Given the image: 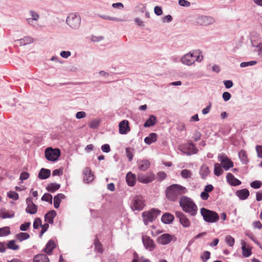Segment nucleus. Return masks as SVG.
Wrapping results in <instances>:
<instances>
[{
  "label": "nucleus",
  "mask_w": 262,
  "mask_h": 262,
  "mask_svg": "<svg viewBox=\"0 0 262 262\" xmlns=\"http://www.w3.org/2000/svg\"><path fill=\"white\" fill-rule=\"evenodd\" d=\"M210 253L209 251H205L203 254L201 256L203 262H206L210 258Z\"/></svg>",
  "instance_id": "nucleus-54"
},
{
  "label": "nucleus",
  "mask_w": 262,
  "mask_h": 262,
  "mask_svg": "<svg viewBox=\"0 0 262 262\" xmlns=\"http://www.w3.org/2000/svg\"><path fill=\"white\" fill-rule=\"evenodd\" d=\"M66 196L63 193H58L54 197V206L56 209H58L62 199H64Z\"/></svg>",
  "instance_id": "nucleus-27"
},
{
  "label": "nucleus",
  "mask_w": 262,
  "mask_h": 262,
  "mask_svg": "<svg viewBox=\"0 0 262 262\" xmlns=\"http://www.w3.org/2000/svg\"><path fill=\"white\" fill-rule=\"evenodd\" d=\"M30 225V222H25L20 226L19 229L22 231H26L29 229Z\"/></svg>",
  "instance_id": "nucleus-49"
},
{
  "label": "nucleus",
  "mask_w": 262,
  "mask_h": 262,
  "mask_svg": "<svg viewBox=\"0 0 262 262\" xmlns=\"http://www.w3.org/2000/svg\"><path fill=\"white\" fill-rule=\"evenodd\" d=\"M145 206V201L141 196H136L133 199L130 207L133 211H141Z\"/></svg>",
  "instance_id": "nucleus-9"
},
{
  "label": "nucleus",
  "mask_w": 262,
  "mask_h": 262,
  "mask_svg": "<svg viewBox=\"0 0 262 262\" xmlns=\"http://www.w3.org/2000/svg\"><path fill=\"white\" fill-rule=\"evenodd\" d=\"M252 46L257 48V52L258 56L262 57V43H258V44L255 45L253 43Z\"/></svg>",
  "instance_id": "nucleus-52"
},
{
  "label": "nucleus",
  "mask_w": 262,
  "mask_h": 262,
  "mask_svg": "<svg viewBox=\"0 0 262 262\" xmlns=\"http://www.w3.org/2000/svg\"><path fill=\"white\" fill-rule=\"evenodd\" d=\"M176 216L179 219L180 224L185 228L189 227L190 225V221L187 218L186 215L181 211H176L175 212Z\"/></svg>",
  "instance_id": "nucleus-13"
},
{
  "label": "nucleus",
  "mask_w": 262,
  "mask_h": 262,
  "mask_svg": "<svg viewBox=\"0 0 262 262\" xmlns=\"http://www.w3.org/2000/svg\"><path fill=\"white\" fill-rule=\"evenodd\" d=\"M33 38L30 36H25L24 38L18 40L20 45L25 46L33 42Z\"/></svg>",
  "instance_id": "nucleus-37"
},
{
  "label": "nucleus",
  "mask_w": 262,
  "mask_h": 262,
  "mask_svg": "<svg viewBox=\"0 0 262 262\" xmlns=\"http://www.w3.org/2000/svg\"><path fill=\"white\" fill-rule=\"evenodd\" d=\"M257 63V61L255 60H252L248 62H243L240 64L241 68H245L248 66H252Z\"/></svg>",
  "instance_id": "nucleus-47"
},
{
  "label": "nucleus",
  "mask_w": 262,
  "mask_h": 262,
  "mask_svg": "<svg viewBox=\"0 0 262 262\" xmlns=\"http://www.w3.org/2000/svg\"><path fill=\"white\" fill-rule=\"evenodd\" d=\"M174 216L170 213H165L161 217V221L165 224H170L174 220Z\"/></svg>",
  "instance_id": "nucleus-22"
},
{
  "label": "nucleus",
  "mask_w": 262,
  "mask_h": 262,
  "mask_svg": "<svg viewBox=\"0 0 262 262\" xmlns=\"http://www.w3.org/2000/svg\"><path fill=\"white\" fill-rule=\"evenodd\" d=\"M61 152L59 148H53L51 147H48L45 151L46 158L50 161H56L60 156Z\"/></svg>",
  "instance_id": "nucleus-7"
},
{
  "label": "nucleus",
  "mask_w": 262,
  "mask_h": 262,
  "mask_svg": "<svg viewBox=\"0 0 262 262\" xmlns=\"http://www.w3.org/2000/svg\"><path fill=\"white\" fill-rule=\"evenodd\" d=\"M138 180L139 182L147 184L153 181L155 179V174L152 173L148 176L144 175L143 174H139L138 175Z\"/></svg>",
  "instance_id": "nucleus-17"
},
{
  "label": "nucleus",
  "mask_w": 262,
  "mask_h": 262,
  "mask_svg": "<svg viewBox=\"0 0 262 262\" xmlns=\"http://www.w3.org/2000/svg\"><path fill=\"white\" fill-rule=\"evenodd\" d=\"M94 244L95 246V250L100 253H102L103 252L102 245L100 243L97 238L95 239Z\"/></svg>",
  "instance_id": "nucleus-39"
},
{
  "label": "nucleus",
  "mask_w": 262,
  "mask_h": 262,
  "mask_svg": "<svg viewBox=\"0 0 262 262\" xmlns=\"http://www.w3.org/2000/svg\"><path fill=\"white\" fill-rule=\"evenodd\" d=\"M16 242L15 240H11L8 242L7 244V247L8 249L13 250H17L19 248L18 245L15 244Z\"/></svg>",
  "instance_id": "nucleus-41"
},
{
  "label": "nucleus",
  "mask_w": 262,
  "mask_h": 262,
  "mask_svg": "<svg viewBox=\"0 0 262 262\" xmlns=\"http://www.w3.org/2000/svg\"><path fill=\"white\" fill-rule=\"evenodd\" d=\"M30 237L29 234L26 232H20L15 236V238L20 242L29 239Z\"/></svg>",
  "instance_id": "nucleus-33"
},
{
  "label": "nucleus",
  "mask_w": 262,
  "mask_h": 262,
  "mask_svg": "<svg viewBox=\"0 0 262 262\" xmlns=\"http://www.w3.org/2000/svg\"><path fill=\"white\" fill-rule=\"evenodd\" d=\"M157 118L154 115H150L149 118L146 121L144 124L145 127H149L155 125L157 123Z\"/></svg>",
  "instance_id": "nucleus-30"
},
{
  "label": "nucleus",
  "mask_w": 262,
  "mask_h": 262,
  "mask_svg": "<svg viewBox=\"0 0 262 262\" xmlns=\"http://www.w3.org/2000/svg\"><path fill=\"white\" fill-rule=\"evenodd\" d=\"M166 177V174L165 172L160 171L157 173V178L160 181H163Z\"/></svg>",
  "instance_id": "nucleus-58"
},
{
  "label": "nucleus",
  "mask_w": 262,
  "mask_h": 262,
  "mask_svg": "<svg viewBox=\"0 0 262 262\" xmlns=\"http://www.w3.org/2000/svg\"><path fill=\"white\" fill-rule=\"evenodd\" d=\"M56 245L53 239H50L48 241L44 248V252L48 255H51L53 250L55 248Z\"/></svg>",
  "instance_id": "nucleus-20"
},
{
  "label": "nucleus",
  "mask_w": 262,
  "mask_h": 262,
  "mask_svg": "<svg viewBox=\"0 0 262 262\" xmlns=\"http://www.w3.org/2000/svg\"><path fill=\"white\" fill-rule=\"evenodd\" d=\"M262 186V182L260 181L255 180L250 183V186L254 189H258Z\"/></svg>",
  "instance_id": "nucleus-46"
},
{
  "label": "nucleus",
  "mask_w": 262,
  "mask_h": 262,
  "mask_svg": "<svg viewBox=\"0 0 262 262\" xmlns=\"http://www.w3.org/2000/svg\"><path fill=\"white\" fill-rule=\"evenodd\" d=\"M186 187L179 184H172L167 187L165 190L166 196L170 201L174 202L182 195L186 193Z\"/></svg>",
  "instance_id": "nucleus-1"
},
{
  "label": "nucleus",
  "mask_w": 262,
  "mask_h": 262,
  "mask_svg": "<svg viewBox=\"0 0 262 262\" xmlns=\"http://www.w3.org/2000/svg\"><path fill=\"white\" fill-rule=\"evenodd\" d=\"M7 196L10 198L12 199L15 201H16L19 198L18 194L15 192L12 191H10L7 193Z\"/></svg>",
  "instance_id": "nucleus-45"
},
{
  "label": "nucleus",
  "mask_w": 262,
  "mask_h": 262,
  "mask_svg": "<svg viewBox=\"0 0 262 262\" xmlns=\"http://www.w3.org/2000/svg\"><path fill=\"white\" fill-rule=\"evenodd\" d=\"M33 262H49V258L44 254H39L34 256Z\"/></svg>",
  "instance_id": "nucleus-31"
},
{
  "label": "nucleus",
  "mask_w": 262,
  "mask_h": 262,
  "mask_svg": "<svg viewBox=\"0 0 262 262\" xmlns=\"http://www.w3.org/2000/svg\"><path fill=\"white\" fill-rule=\"evenodd\" d=\"M242 245L243 255L245 257H249L252 254L251 249L246 248V244L244 241H242Z\"/></svg>",
  "instance_id": "nucleus-34"
},
{
  "label": "nucleus",
  "mask_w": 262,
  "mask_h": 262,
  "mask_svg": "<svg viewBox=\"0 0 262 262\" xmlns=\"http://www.w3.org/2000/svg\"><path fill=\"white\" fill-rule=\"evenodd\" d=\"M154 12H155V13L158 16L161 15L163 13L161 7H160L159 6H156L155 7Z\"/></svg>",
  "instance_id": "nucleus-63"
},
{
  "label": "nucleus",
  "mask_w": 262,
  "mask_h": 262,
  "mask_svg": "<svg viewBox=\"0 0 262 262\" xmlns=\"http://www.w3.org/2000/svg\"><path fill=\"white\" fill-rule=\"evenodd\" d=\"M179 204L184 212L192 216H194L196 214L198 207L190 198L183 196L179 201Z\"/></svg>",
  "instance_id": "nucleus-2"
},
{
  "label": "nucleus",
  "mask_w": 262,
  "mask_h": 262,
  "mask_svg": "<svg viewBox=\"0 0 262 262\" xmlns=\"http://www.w3.org/2000/svg\"><path fill=\"white\" fill-rule=\"evenodd\" d=\"M158 135L155 133H151L144 138V142L147 145H150L157 141Z\"/></svg>",
  "instance_id": "nucleus-23"
},
{
  "label": "nucleus",
  "mask_w": 262,
  "mask_h": 262,
  "mask_svg": "<svg viewBox=\"0 0 262 262\" xmlns=\"http://www.w3.org/2000/svg\"><path fill=\"white\" fill-rule=\"evenodd\" d=\"M142 242L144 248L149 250V251H152L156 248V245L154 243V241L148 236H143Z\"/></svg>",
  "instance_id": "nucleus-15"
},
{
  "label": "nucleus",
  "mask_w": 262,
  "mask_h": 262,
  "mask_svg": "<svg viewBox=\"0 0 262 262\" xmlns=\"http://www.w3.org/2000/svg\"><path fill=\"white\" fill-rule=\"evenodd\" d=\"M56 215V212L55 210H50L45 215V222L53 224L54 223V218Z\"/></svg>",
  "instance_id": "nucleus-21"
},
{
  "label": "nucleus",
  "mask_w": 262,
  "mask_h": 262,
  "mask_svg": "<svg viewBox=\"0 0 262 262\" xmlns=\"http://www.w3.org/2000/svg\"><path fill=\"white\" fill-rule=\"evenodd\" d=\"M201 215L204 220L209 223H213L219 220L220 216L215 211L209 210L205 208H202L200 210Z\"/></svg>",
  "instance_id": "nucleus-4"
},
{
  "label": "nucleus",
  "mask_w": 262,
  "mask_h": 262,
  "mask_svg": "<svg viewBox=\"0 0 262 262\" xmlns=\"http://www.w3.org/2000/svg\"><path fill=\"white\" fill-rule=\"evenodd\" d=\"M200 174L203 179H205L210 173L209 167L206 165H203L200 169Z\"/></svg>",
  "instance_id": "nucleus-29"
},
{
  "label": "nucleus",
  "mask_w": 262,
  "mask_h": 262,
  "mask_svg": "<svg viewBox=\"0 0 262 262\" xmlns=\"http://www.w3.org/2000/svg\"><path fill=\"white\" fill-rule=\"evenodd\" d=\"M236 194L240 200H245L249 196V191L247 189L244 188L236 191Z\"/></svg>",
  "instance_id": "nucleus-24"
},
{
  "label": "nucleus",
  "mask_w": 262,
  "mask_h": 262,
  "mask_svg": "<svg viewBox=\"0 0 262 262\" xmlns=\"http://www.w3.org/2000/svg\"><path fill=\"white\" fill-rule=\"evenodd\" d=\"M86 116V114L84 112H78L76 114V118L78 119H80L84 118Z\"/></svg>",
  "instance_id": "nucleus-64"
},
{
  "label": "nucleus",
  "mask_w": 262,
  "mask_h": 262,
  "mask_svg": "<svg viewBox=\"0 0 262 262\" xmlns=\"http://www.w3.org/2000/svg\"><path fill=\"white\" fill-rule=\"evenodd\" d=\"M83 182L84 183L89 184L92 182L94 179V174L91 169L89 167H86L83 169Z\"/></svg>",
  "instance_id": "nucleus-16"
},
{
  "label": "nucleus",
  "mask_w": 262,
  "mask_h": 262,
  "mask_svg": "<svg viewBox=\"0 0 262 262\" xmlns=\"http://www.w3.org/2000/svg\"><path fill=\"white\" fill-rule=\"evenodd\" d=\"M161 213L159 209L153 208L149 211H144L142 213V217L144 223L145 225L151 223Z\"/></svg>",
  "instance_id": "nucleus-5"
},
{
  "label": "nucleus",
  "mask_w": 262,
  "mask_h": 262,
  "mask_svg": "<svg viewBox=\"0 0 262 262\" xmlns=\"http://www.w3.org/2000/svg\"><path fill=\"white\" fill-rule=\"evenodd\" d=\"M41 220L40 218H36L34 221L33 227L34 229H37L39 226L41 227Z\"/></svg>",
  "instance_id": "nucleus-53"
},
{
  "label": "nucleus",
  "mask_w": 262,
  "mask_h": 262,
  "mask_svg": "<svg viewBox=\"0 0 262 262\" xmlns=\"http://www.w3.org/2000/svg\"><path fill=\"white\" fill-rule=\"evenodd\" d=\"M181 176L184 179L189 178L191 177V172L188 169H183L181 172Z\"/></svg>",
  "instance_id": "nucleus-43"
},
{
  "label": "nucleus",
  "mask_w": 262,
  "mask_h": 262,
  "mask_svg": "<svg viewBox=\"0 0 262 262\" xmlns=\"http://www.w3.org/2000/svg\"><path fill=\"white\" fill-rule=\"evenodd\" d=\"M60 187V185L59 184L52 183L48 184L46 187V189L48 191L53 193L58 190Z\"/></svg>",
  "instance_id": "nucleus-32"
},
{
  "label": "nucleus",
  "mask_w": 262,
  "mask_h": 262,
  "mask_svg": "<svg viewBox=\"0 0 262 262\" xmlns=\"http://www.w3.org/2000/svg\"><path fill=\"white\" fill-rule=\"evenodd\" d=\"M60 56L64 58H68L71 55V53L69 51H63L60 53Z\"/></svg>",
  "instance_id": "nucleus-59"
},
{
  "label": "nucleus",
  "mask_w": 262,
  "mask_h": 262,
  "mask_svg": "<svg viewBox=\"0 0 262 262\" xmlns=\"http://www.w3.org/2000/svg\"><path fill=\"white\" fill-rule=\"evenodd\" d=\"M214 21L215 20L212 17L208 16H200L196 19V24L202 26H208L212 24Z\"/></svg>",
  "instance_id": "nucleus-14"
},
{
  "label": "nucleus",
  "mask_w": 262,
  "mask_h": 262,
  "mask_svg": "<svg viewBox=\"0 0 262 262\" xmlns=\"http://www.w3.org/2000/svg\"><path fill=\"white\" fill-rule=\"evenodd\" d=\"M134 149L130 147H127L125 149V152L126 157L129 161H132L134 157Z\"/></svg>",
  "instance_id": "nucleus-40"
},
{
  "label": "nucleus",
  "mask_w": 262,
  "mask_h": 262,
  "mask_svg": "<svg viewBox=\"0 0 262 262\" xmlns=\"http://www.w3.org/2000/svg\"><path fill=\"white\" fill-rule=\"evenodd\" d=\"M223 83L226 89H230L233 85V82L230 80H224Z\"/></svg>",
  "instance_id": "nucleus-56"
},
{
  "label": "nucleus",
  "mask_w": 262,
  "mask_h": 262,
  "mask_svg": "<svg viewBox=\"0 0 262 262\" xmlns=\"http://www.w3.org/2000/svg\"><path fill=\"white\" fill-rule=\"evenodd\" d=\"M119 128L120 134H126L130 130L128 121L126 120L121 121L119 124Z\"/></svg>",
  "instance_id": "nucleus-18"
},
{
  "label": "nucleus",
  "mask_w": 262,
  "mask_h": 262,
  "mask_svg": "<svg viewBox=\"0 0 262 262\" xmlns=\"http://www.w3.org/2000/svg\"><path fill=\"white\" fill-rule=\"evenodd\" d=\"M218 160L221 162L220 165L225 170H228L233 166V162L225 154L219 155Z\"/></svg>",
  "instance_id": "nucleus-10"
},
{
  "label": "nucleus",
  "mask_w": 262,
  "mask_h": 262,
  "mask_svg": "<svg viewBox=\"0 0 262 262\" xmlns=\"http://www.w3.org/2000/svg\"><path fill=\"white\" fill-rule=\"evenodd\" d=\"M223 167L219 163H215L214 165V174L217 177H219L223 173Z\"/></svg>",
  "instance_id": "nucleus-38"
},
{
  "label": "nucleus",
  "mask_w": 262,
  "mask_h": 262,
  "mask_svg": "<svg viewBox=\"0 0 262 262\" xmlns=\"http://www.w3.org/2000/svg\"><path fill=\"white\" fill-rule=\"evenodd\" d=\"M226 243L229 245V246L232 247L234 244V239L231 235H228L225 238Z\"/></svg>",
  "instance_id": "nucleus-48"
},
{
  "label": "nucleus",
  "mask_w": 262,
  "mask_h": 262,
  "mask_svg": "<svg viewBox=\"0 0 262 262\" xmlns=\"http://www.w3.org/2000/svg\"><path fill=\"white\" fill-rule=\"evenodd\" d=\"M29 177V173L27 172H26V171H24L20 173V177H19V179L21 181H23L24 180H27V179H28Z\"/></svg>",
  "instance_id": "nucleus-57"
},
{
  "label": "nucleus",
  "mask_w": 262,
  "mask_h": 262,
  "mask_svg": "<svg viewBox=\"0 0 262 262\" xmlns=\"http://www.w3.org/2000/svg\"><path fill=\"white\" fill-rule=\"evenodd\" d=\"M222 97L225 101H228L231 98V95L228 92H225L222 94Z\"/></svg>",
  "instance_id": "nucleus-55"
},
{
  "label": "nucleus",
  "mask_w": 262,
  "mask_h": 262,
  "mask_svg": "<svg viewBox=\"0 0 262 262\" xmlns=\"http://www.w3.org/2000/svg\"><path fill=\"white\" fill-rule=\"evenodd\" d=\"M67 24L73 29H78L81 23L80 16L75 13H70L66 19Z\"/></svg>",
  "instance_id": "nucleus-8"
},
{
  "label": "nucleus",
  "mask_w": 262,
  "mask_h": 262,
  "mask_svg": "<svg viewBox=\"0 0 262 262\" xmlns=\"http://www.w3.org/2000/svg\"><path fill=\"white\" fill-rule=\"evenodd\" d=\"M50 170L42 168L39 171L38 177L40 180H45L48 178L50 176Z\"/></svg>",
  "instance_id": "nucleus-26"
},
{
  "label": "nucleus",
  "mask_w": 262,
  "mask_h": 262,
  "mask_svg": "<svg viewBox=\"0 0 262 262\" xmlns=\"http://www.w3.org/2000/svg\"><path fill=\"white\" fill-rule=\"evenodd\" d=\"M26 202L27 205L25 210L26 212L30 214H35L37 212L38 206L33 202L32 198H27Z\"/></svg>",
  "instance_id": "nucleus-11"
},
{
  "label": "nucleus",
  "mask_w": 262,
  "mask_h": 262,
  "mask_svg": "<svg viewBox=\"0 0 262 262\" xmlns=\"http://www.w3.org/2000/svg\"><path fill=\"white\" fill-rule=\"evenodd\" d=\"M150 165V162L146 159L142 160L138 163L139 168L142 171H145L147 170L149 167Z\"/></svg>",
  "instance_id": "nucleus-28"
},
{
  "label": "nucleus",
  "mask_w": 262,
  "mask_h": 262,
  "mask_svg": "<svg viewBox=\"0 0 262 262\" xmlns=\"http://www.w3.org/2000/svg\"><path fill=\"white\" fill-rule=\"evenodd\" d=\"M252 225L253 227L255 229H260L262 228V224L259 221H254Z\"/></svg>",
  "instance_id": "nucleus-62"
},
{
  "label": "nucleus",
  "mask_w": 262,
  "mask_h": 262,
  "mask_svg": "<svg viewBox=\"0 0 262 262\" xmlns=\"http://www.w3.org/2000/svg\"><path fill=\"white\" fill-rule=\"evenodd\" d=\"M203 56L200 50L192 51L183 55L181 58V61L184 64L190 66L195 61L201 62Z\"/></svg>",
  "instance_id": "nucleus-3"
},
{
  "label": "nucleus",
  "mask_w": 262,
  "mask_h": 262,
  "mask_svg": "<svg viewBox=\"0 0 262 262\" xmlns=\"http://www.w3.org/2000/svg\"><path fill=\"white\" fill-rule=\"evenodd\" d=\"M238 157L243 164H246L248 162V159L246 152L244 150H241L238 152Z\"/></svg>",
  "instance_id": "nucleus-36"
},
{
  "label": "nucleus",
  "mask_w": 262,
  "mask_h": 262,
  "mask_svg": "<svg viewBox=\"0 0 262 262\" xmlns=\"http://www.w3.org/2000/svg\"><path fill=\"white\" fill-rule=\"evenodd\" d=\"M173 239L176 241V238L173 235L168 233H164L158 237L157 242L160 244L166 245L169 244Z\"/></svg>",
  "instance_id": "nucleus-12"
},
{
  "label": "nucleus",
  "mask_w": 262,
  "mask_h": 262,
  "mask_svg": "<svg viewBox=\"0 0 262 262\" xmlns=\"http://www.w3.org/2000/svg\"><path fill=\"white\" fill-rule=\"evenodd\" d=\"M52 195L48 193H46L44 194V195L41 198V200L43 201L47 202L50 204L52 203Z\"/></svg>",
  "instance_id": "nucleus-44"
},
{
  "label": "nucleus",
  "mask_w": 262,
  "mask_h": 262,
  "mask_svg": "<svg viewBox=\"0 0 262 262\" xmlns=\"http://www.w3.org/2000/svg\"><path fill=\"white\" fill-rule=\"evenodd\" d=\"M227 182L233 186H238L241 184V181L235 178L234 176L231 173H228L226 176Z\"/></svg>",
  "instance_id": "nucleus-19"
},
{
  "label": "nucleus",
  "mask_w": 262,
  "mask_h": 262,
  "mask_svg": "<svg viewBox=\"0 0 262 262\" xmlns=\"http://www.w3.org/2000/svg\"><path fill=\"white\" fill-rule=\"evenodd\" d=\"M179 149L184 154L187 156L196 154L199 151L198 149L192 142L180 145L179 146Z\"/></svg>",
  "instance_id": "nucleus-6"
},
{
  "label": "nucleus",
  "mask_w": 262,
  "mask_h": 262,
  "mask_svg": "<svg viewBox=\"0 0 262 262\" xmlns=\"http://www.w3.org/2000/svg\"><path fill=\"white\" fill-rule=\"evenodd\" d=\"M256 150L257 154V156L259 158H262V145H256Z\"/></svg>",
  "instance_id": "nucleus-61"
},
{
  "label": "nucleus",
  "mask_w": 262,
  "mask_h": 262,
  "mask_svg": "<svg viewBox=\"0 0 262 262\" xmlns=\"http://www.w3.org/2000/svg\"><path fill=\"white\" fill-rule=\"evenodd\" d=\"M41 230L39 233V237H41L42 235L47 231L49 227L48 223H45L42 225H41Z\"/></svg>",
  "instance_id": "nucleus-51"
},
{
  "label": "nucleus",
  "mask_w": 262,
  "mask_h": 262,
  "mask_svg": "<svg viewBox=\"0 0 262 262\" xmlns=\"http://www.w3.org/2000/svg\"><path fill=\"white\" fill-rule=\"evenodd\" d=\"M10 234V230L9 227H4L0 228V237L5 236Z\"/></svg>",
  "instance_id": "nucleus-42"
},
{
  "label": "nucleus",
  "mask_w": 262,
  "mask_h": 262,
  "mask_svg": "<svg viewBox=\"0 0 262 262\" xmlns=\"http://www.w3.org/2000/svg\"><path fill=\"white\" fill-rule=\"evenodd\" d=\"M14 216L13 212H9L5 209H1L0 210V217L2 219L12 218Z\"/></svg>",
  "instance_id": "nucleus-35"
},
{
  "label": "nucleus",
  "mask_w": 262,
  "mask_h": 262,
  "mask_svg": "<svg viewBox=\"0 0 262 262\" xmlns=\"http://www.w3.org/2000/svg\"><path fill=\"white\" fill-rule=\"evenodd\" d=\"M136 177L135 174L128 172L126 176V181L129 186H134L136 183Z\"/></svg>",
  "instance_id": "nucleus-25"
},
{
  "label": "nucleus",
  "mask_w": 262,
  "mask_h": 262,
  "mask_svg": "<svg viewBox=\"0 0 262 262\" xmlns=\"http://www.w3.org/2000/svg\"><path fill=\"white\" fill-rule=\"evenodd\" d=\"M100 124V120L98 119H95L92 121L90 123V127L92 128H97Z\"/></svg>",
  "instance_id": "nucleus-50"
},
{
  "label": "nucleus",
  "mask_w": 262,
  "mask_h": 262,
  "mask_svg": "<svg viewBox=\"0 0 262 262\" xmlns=\"http://www.w3.org/2000/svg\"><path fill=\"white\" fill-rule=\"evenodd\" d=\"M101 150L104 152L108 153L110 151L111 148L109 144H105L101 146Z\"/></svg>",
  "instance_id": "nucleus-60"
}]
</instances>
